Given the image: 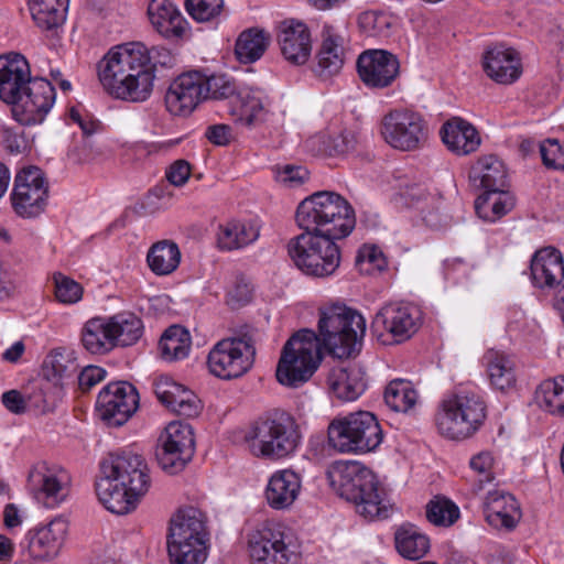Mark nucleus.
Segmentation results:
<instances>
[{
    "label": "nucleus",
    "mask_w": 564,
    "mask_h": 564,
    "mask_svg": "<svg viewBox=\"0 0 564 564\" xmlns=\"http://www.w3.org/2000/svg\"><path fill=\"white\" fill-rule=\"evenodd\" d=\"M295 219L304 231L288 242L291 260L307 275L334 274L341 259L336 240L348 237L356 226L351 204L336 192H315L299 204Z\"/></svg>",
    "instance_id": "nucleus-1"
},
{
    "label": "nucleus",
    "mask_w": 564,
    "mask_h": 564,
    "mask_svg": "<svg viewBox=\"0 0 564 564\" xmlns=\"http://www.w3.org/2000/svg\"><path fill=\"white\" fill-rule=\"evenodd\" d=\"M148 46L127 42L112 46L97 64L98 79L113 99L144 102L153 90L155 70L149 66Z\"/></svg>",
    "instance_id": "nucleus-2"
},
{
    "label": "nucleus",
    "mask_w": 564,
    "mask_h": 564,
    "mask_svg": "<svg viewBox=\"0 0 564 564\" xmlns=\"http://www.w3.org/2000/svg\"><path fill=\"white\" fill-rule=\"evenodd\" d=\"M101 477L96 482L100 502L112 513L134 510L151 486L144 458L131 451L109 454L100 464Z\"/></svg>",
    "instance_id": "nucleus-3"
},
{
    "label": "nucleus",
    "mask_w": 564,
    "mask_h": 564,
    "mask_svg": "<svg viewBox=\"0 0 564 564\" xmlns=\"http://www.w3.org/2000/svg\"><path fill=\"white\" fill-rule=\"evenodd\" d=\"M327 478L337 495L351 502L362 518L373 520L388 519L393 511L388 490L377 475L357 460L334 462Z\"/></svg>",
    "instance_id": "nucleus-4"
},
{
    "label": "nucleus",
    "mask_w": 564,
    "mask_h": 564,
    "mask_svg": "<svg viewBox=\"0 0 564 564\" xmlns=\"http://www.w3.org/2000/svg\"><path fill=\"white\" fill-rule=\"evenodd\" d=\"M245 440L253 456L276 460L288 457L297 449L302 434L293 415L274 409L250 424Z\"/></svg>",
    "instance_id": "nucleus-5"
},
{
    "label": "nucleus",
    "mask_w": 564,
    "mask_h": 564,
    "mask_svg": "<svg viewBox=\"0 0 564 564\" xmlns=\"http://www.w3.org/2000/svg\"><path fill=\"white\" fill-rule=\"evenodd\" d=\"M366 321L345 304H332L319 312L318 335L324 347L337 358H349L362 346Z\"/></svg>",
    "instance_id": "nucleus-6"
},
{
    "label": "nucleus",
    "mask_w": 564,
    "mask_h": 564,
    "mask_svg": "<svg viewBox=\"0 0 564 564\" xmlns=\"http://www.w3.org/2000/svg\"><path fill=\"white\" fill-rule=\"evenodd\" d=\"M383 432L377 417L367 411L334 419L327 429V443L340 454H366L377 449Z\"/></svg>",
    "instance_id": "nucleus-7"
},
{
    "label": "nucleus",
    "mask_w": 564,
    "mask_h": 564,
    "mask_svg": "<svg viewBox=\"0 0 564 564\" xmlns=\"http://www.w3.org/2000/svg\"><path fill=\"white\" fill-rule=\"evenodd\" d=\"M486 419V403L475 390L459 389L442 401L436 424L438 432L451 440L474 435Z\"/></svg>",
    "instance_id": "nucleus-8"
},
{
    "label": "nucleus",
    "mask_w": 564,
    "mask_h": 564,
    "mask_svg": "<svg viewBox=\"0 0 564 564\" xmlns=\"http://www.w3.org/2000/svg\"><path fill=\"white\" fill-rule=\"evenodd\" d=\"M318 349L314 332L295 333L284 345L276 367L278 381L296 388L306 382L318 367Z\"/></svg>",
    "instance_id": "nucleus-9"
},
{
    "label": "nucleus",
    "mask_w": 564,
    "mask_h": 564,
    "mask_svg": "<svg viewBox=\"0 0 564 564\" xmlns=\"http://www.w3.org/2000/svg\"><path fill=\"white\" fill-rule=\"evenodd\" d=\"M254 357L256 347L251 336L230 337L214 345L207 357V366L215 377L232 380L252 368Z\"/></svg>",
    "instance_id": "nucleus-10"
},
{
    "label": "nucleus",
    "mask_w": 564,
    "mask_h": 564,
    "mask_svg": "<svg viewBox=\"0 0 564 564\" xmlns=\"http://www.w3.org/2000/svg\"><path fill=\"white\" fill-rule=\"evenodd\" d=\"M14 213L24 219L37 218L45 212L48 199V183L44 172L33 165L21 169L10 195Z\"/></svg>",
    "instance_id": "nucleus-11"
},
{
    "label": "nucleus",
    "mask_w": 564,
    "mask_h": 564,
    "mask_svg": "<svg viewBox=\"0 0 564 564\" xmlns=\"http://www.w3.org/2000/svg\"><path fill=\"white\" fill-rule=\"evenodd\" d=\"M251 564H300L301 555L279 524H265L249 539Z\"/></svg>",
    "instance_id": "nucleus-12"
},
{
    "label": "nucleus",
    "mask_w": 564,
    "mask_h": 564,
    "mask_svg": "<svg viewBox=\"0 0 564 564\" xmlns=\"http://www.w3.org/2000/svg\"><path fill=\"white\" fill-rule=\"evenodd\" d=\"M56 93L53 85L44 78L35 77L26 84L10 106L13 119L23 126L42 123L55 104Z\"/></svg>",
    "instance_id": "nucleus-13"
},
{
    "label": "nucleus",
    "mask_w": 564,
    "mask_h": 564,
    "mask_svg": "<svg viewBox=\"0 0 564 564\" xmlns=\"http://www.w3.org/2000/svg\"><path fill=\"white\" fill-rule=\"evenodd\" d=\"M195 453L194 430L181 421L171 422L160 435L156 459L161 468L173 475L182 471Z\"/></svg>",
    "instance_id": "nucleus-14"
},
{
    "label": "nucleus",
    "mask_w": 564,
    "mask_h": 564,
    "mask_svg": "<svg viewBox=\"0 0 564 564\" xmlns=\"http://www.w3.org/2000/svg\"><path fill=\"white\" fill-rule=\"evenodd\" d=\"M68 473L46 462L35 463L28 474V486L34 498L47 508L59 506L68 495Z\"/></svg>",
    "instance_id": "nucleus-15"
},
{
    "label": "nucleus",
    "mask_w": 564,
    "mask_h": 564,
    "mask_svg": "<svg viewBox=\"0 0 564 564\" xmlns=\"http://www.w3.org/2000/svg\"><path fill=\"white\" fill-rule=\"evenodd\" d=\"M139 393L127 381L111 382L98 394L97 410L109 426L123 425L139 408Z\"/></svg>",
    "instance_id": "nucleus-16"
},
{
    "label": "nucleus",
    "mask_w": 564,
    "mask_h": 564,
    "mask_svg": "<svg viewBox=\"0 0 564 564\" xmlns=\"http://www.w3.org/2000/svg\"><path fill=\"white\" fill-rule=\"evenodd\" d=\"M421 324L417 307L406 303H390L383 306L375 316L372 328L376 333L382 328L397 343L413 336Z\"/></svg>",
    "instance_id": "nucleus-17"
},
{
    "label": "nucleus",
    "mask_w": 564,
    "mask_h": 564,
    "mask_svg": "<svg viewBox=\"0 0 564 564\" xmlns=\"http://www.w3.org/2000/svg\"><path fill=\"white\" fill-rule=\"evenodd\" d=\"M394 199L399 205L419 210L423 221L432 228H440L446 224L442 196L438 193H430L423 184L400 185Z\"/></svg>",
    "instance_id": "nucleus-18"
},
{
    "label": "nucleus",
    "mask_w": 564,
    "mask_h": 564,
    "mask_svg": "<svg viewBox=\"0 0 564 564\" xmlns=\"http://www.w3.org/2000/svg\"><path fill=\"white\" fill-rule=\"evenodd\" d=\"M202 91L199 69L178 75L165 93L166 110L173 116H189L204 101Z\"/></svg>",
    "instance_id": "nucleus-19"
},
{
    "label": "nucleus",
    "mask_w": 564,
    "mask_h": 564,
    "mask_svg": "<svg viewBox=\"0 0 564 564\" xmlns=\"http://www.w3.org/2000/svg\"><path fill=\"white\" fill-rule=\"evenodd\" d=\"M427 122L411 109H393L383 116L380 133L384 141H422L427 138Z\"/></svg>",
    "instance_id": "nucleus-20"
},
{
    "label": "nucleus",
    "mask_w": 564,
    "mask_h": 564,
    "mask_svg": "<svg viewBox=\"0 0 564 564\" xmlns=\"http://www.w3.org/2000/svg\"><path fill=\"white\" fill-rule=\"evenodd\" d=\"M399 68L397 56L383 50L364 52L357 61L360 79L372 88L390 86L397 78Z\"/></svg>",
    "instance_id": "nucleus-21"
},
{
    "label": "nucleus",
    "mask_w": 564,
    "mask_h": 564,
    "mask_svg": "<svg viewBox=\"0 0 564 564\" xmlns=\"http://www.w3.org/2000/svg\"><path fill=\"white\" fill-rule=\"evenodd\" d=\"M158 400L180 416L195 417L202 409V401L188 388L167 376H161L153 382Z\"/></svg>",
    "instance_id": "nucleus-22"
},
{
    "label": "nucleus",
    "mask_w": 564,
    "mask_h": 564,
    "mask_svg": "<svg viewBox=\"0 0 564 564\" xmlns=\"http://www.w3.org/2000/svg\"><path fill=\"white\" fill-rule=\"evenodd\" d=\"M278 44L282 56L293 65H304L312 54V36L307 25L297 20L280 23Z\"/></svg>",
    "instance_id": "nucleus-23"
},
{
    "label": "nucleus",
    "mask_w": 564,
    "mask_h": 564,
    "mask_svg": "<svg viewBox=\"0 0 564 564\" xmlns=\"http://www.w3.org/2000/svg\"><path fill=\"white\" fill-rule=\"evenodd\" d=\"M345 29L325 23L321 32V46L316 55L315 72L318 76H332L341 69L345 61Z\"/></svg>",
    "instance_id": "nucleus-24"
},
{
    "label": "nucleus",
    "mask_w": 564,
    "mask_h": 564,
    "mask_svg": "<svg viewBox=\"0 0 564 564\" xmlns=\"http://www.w3.org/2000/svg\"><path fill=\"white\" fill-rule=\"evenodd\" d=\"M484 70L499 84H512L522 74L519 53L503 44L488 47L482 55Z\"/></svg>",
    "instance_id": "nucleus-25"
},
{
    "label": "nucleus",
    "mask_w": 564,
    "mask_h": 564,
    "mask_svg": "<svg viewBox=\"0 0 564 564\" xmlns=\"http://www.w3.org/2000/svg\"><path fill=\"white\" fill-rule=\"evenodd\" d=\"M148 15L153 29L166 40H181L188 35V22L171 0H151Z\"/></svg>",
    "instance_id": "nucleus-26"
},
{
    "label": "nucleus",
    "mask_w": 564,
    "mask_h": 564,
    "mask_svg": "<svg viewBox=\"0 0 564 564\" xmlns=\"http://www.w3.org/2000/svg\"><path fill=\"white\" fill-rule=\"evenodd\" d=\"M79 370L76 355L73 350L58 347L52 349L42 365V378L54 387H61L64 395L69 387L76 384V373Z\"/></svg>",
    "instance_id": "nucleus-27"
},
{
    "label": "nucleus",
    "mask_w": 564,
    "mask_h": 564,
    "mask_svg": "<svg viewBox=\"0 0 564 564\" xmlns=\"http://www.w3.org/2000/svg\"><path fill=\"white\" fill-rule=\"evenodd\" d=\"M68 531V522L61 517L35 529L30 543V554L36 558L51 560L59 553Z\"/></svg>",
    "instance_id": "nucleus-28"
},
{
    "label": "nucleus",
    "mask_w": 564,
    "mask_h": 564,
    "mask_svg": "<svg viewBox=\"0 0 564 564\" xmlns=\"http://www.w3.org/2000/svg\"><path fill=\"white\" fill-rule=\"evenodd\" d=\"M530 271L534 286L551 289L558 285L564 279L562 253L553 247L538 250L531 259Z\"/></svg>",
    "instance_id": "nucleus-29"
},
{
    "label": "nucleus",
    "mask_w": 564,
    "mask_h": 564,
    "mask_svg": "<svg viewBox=\"0 0 564 564\" xmlns=\"http://www.w3.org/2000/svg\"><path fill=\"white\" fill-rule=\"evenodd\" d=\"M517 499L503 491L489 492L485 501V517L489 525L498 530H513L521 519Z\"/></svg>",
    "instance_id": "nucleus-30"
},
{
    "label": "nucleus",
    "mask_w": 564,
    "mask_h": 564,
    "mask_svg": "<svg viewBox=\"0 0 564 564\" xmlns=\"http://www.w3.org/2000/svg\"><path fill=\"white\" fill-rule=\"evenodd\" d=\"M302 487L300 476L291 470L275 471L269 479L265 488L268 505L275 510L290 508L297 499Z\"/></svg>",
    "instance_id": "nucleus-31"
},
{
    "label": "nucleus",
    "mask_w": 564,
    "mask_h": 564,
    "mask_svg": "<svg viewBox=\"0 0 564 564\" xmlns=\"http://www.w3.org/2000/svg\"><path fill=\"white\" fill-rule=\"evenodd\" d=\"M32 79L26 57L19 52L2 54V101L12 100Z\"/></svg>",
    "instance_id": "nucleus-32"
},
{
    "label": "nucleus",
    "mask_w": 564,
    "mask_h": 564,
    "mask_svg": "<svg viewBox=\"0 0 564 564\" xmlns=\"http://www.w3.org/2000/svg\"><path fill=\"white\" fill-rule=\"evenodd\" d=\"M329 387L339 400H357L366 390L365 371L357 365L334 368L328 377Z\"/></svg>",
    "instance_id": "nucleus-33"
},
{
    "label": "nucleus",
    "mask_w": 564,
    "mask_h": 564,
    "mask_svg": "<svg viewBox=\"0 0 564 564\" xmlns=\"http://www.w3.org/2000/svg\"><path fill=\"white\" fill-rule=\"evenodd\" d=\"M204 538H207L205 517L197 508H182L171 518L166 543Z\"/></svg>",
    "instance_id": "nucleus-34"
},
{
    "label": "nucleus",
    "mask_w": 564,
    "mask_h": 564,
    "mask_svg": "<svg viewBox=\"0 0 564 564\" xmlns=\"http://www.w3.org/2000/svg\"><path fill=\"white\" fill-rule=\"evenodd\" d=\"M470 182L482 188L501 189L508 186V171L505 163L496 155L489 154L478 159L469 171Z\"/></svg>",
    "instance_id": "nucleus-35"
},
{
    "label": "nucleus",
    "mask_w": 564,
    "mask_h": 564,
    "mask_svg": "<svg viewBox=\"0 0 564 564\" xmlns=\"http://www.w3.org/2000/svg\"><path fill=\"white\" fill-rule=\"evenodd\" d=\"M516 206L514 195L501 187L484 192L475 200V210L479 218L495 223L509 214Z\"/></svg>",
    "instance_id": "nucleus-36"
},
{
    "label": "nucleus",
    "mask_w": 564,
    "mask_h": 564,
    "mask_svg": "<svg viewBox=\"0 0 564 564\" xmlns=\"http://www.w3.org/2000/svg\"><path fill=\"white\" fill-rule=\"evenodd\" d=\"M484 361L492 387L506 391L516 386V361L510 355L489 349L484 356Z\"/></svg>",
    "instance_id": "nucleus-37"
},
{
    "label": "nucleus",
    "mask_w": 564,
    "mask_h": 564,
    "mask_svg": "<svg viewBox=\"0 0 564 564\" xmlns=\"http://www.w3.org/2000/svg\"><path fill=\"white\" fill-rule=\"evenodd\" d=\"M31 17L42 31H54L63 25L69 0H29Z\"/></svg>",
    "instance_id": "nucleus-38"
},
{
    "label": "nucleus",
    "mask_w": 564,
    "mask_h": 564,
    "mask_svg": "<svg viewBox=\"0 0 564 564\" xmlns=\"http://www.w3.org/2000/svg\"><path fill=\"white\" fill-rule=\"evenodd\" d=\"M108 317L88 319L82 328V344L90 354L104 355L115 347Z\"/></svg>",
    "instance_id": "nucleus-39"
},
{
    "label": "nucleus",
    "mask_w": 564,
    "mask_h": 564,
    "mask_svg": "<svg viewBox=\"0 0 564 564\" xmlns=\"http://www.w3.org/2000/svg\"><path fill=\"white\" fill-rule=\"evenodd\" d=\"M259 228L250 221H230L219 227L217 243L220 250L232 251L254 242Z\"/></svg>",
    "instance_id": "nucleus-40"
},
{
    "label": "nucleus",
    "mask_w": 564,
    "mask_h": 564,
    "mask_svg": "<svg viewBox=\"0 0 564 564\" xmlns=\"http://www.w3.org/2000/svg\"><path fill=\"white\" fill-rule=\"evenodd\" d=\"M147 262L156 275H169L174 272L181 262V251L174 241H158L149 249Z\"/></svg>",
    "instance_id": "nucleus-41"
},
{
    "label": "nucleus",
    "mask_w": 564,
    "mask_h": 564,
    "mask_svg": "<svg viewBox=\"0 0 564 564\" xmlns=\"http://www.w3.org/2000/svg\"><path fill=\"white\" fill-rule=\"evenodd\" d=\"M394 541L398 552L409 560H419L430 550L427 535L411 523L403 524L397 530Z\"/></svg>",
    "instance_id": "nucleus-42"
},
{
    "label": "nucleus",
    "mask_w": 564,
    "mask_h": 564,
    "mask_svg": "<svg viewBox=\"0 0 564 564\" xmlns=\"http://www.w3.org/2000/svg\"><path fill=\"white\" fill-rule=\"evenodd\" d=\"M199 83L205 100H226L235 97L239 83L223 72L199 70Z\"/></svg>",
    "instance_id": "nucleus-43"
},
{
    "label": "nucleus",
    "mask_w": 564,
    "mask_h": 564,
    "mask_svg": "<svg viewBox=\"0 0 564 564\" xmlns=\"http://www.w3.org/2000/svg\"><path fill=\"white\" fill-rule=\"evenodd\" d=\"M115 346L134 345L143 334V323L131 312H121L108 317Z\"/></svg>",
    "instance_id": "nucleus-44"
},
{
    "label": "nucleus",
    "mask_w": 564,
    "mask_h": 564,
    "mask_svg": "<svg viewBox=\"0 0 564 564\" xmlns=\"http://www.w3.org/2000/svg\"><path fill=\"white\" fill-rule=\"evenodd\" d=\"M207 541L204 538L166 543L171 564H203L208 554Z\"/></svg>",
    "instance_id": "nucleus-45"
},
{
    "label": "nucleus",
    "mask_w": 564,
    "mask_h": 564,
    "mask_svg": "<svg viewBox=\"0 0 564 564\" xmlns=\"http://www.w3.org/2000/svg\"><path fill=\"white\" fill-rule=\"evenodd\" d=\"M191 349V335L182 326L169 327L159 341V350L162 359L176 361L187 357Z\"/></svg>",
    "instance_id": "nucleus-46"
},
{
    "label": "nucleus",
    "mask_w": 564,
    "mask_h": 564,
    "mask_svg": "<svg viewBox=\"0 0 564 564\" xmlns=\"http://www.w3.org/2000/svg\"><path fill=\"white\" fill-rule=\"evenodd\" d=\"M306 151L319 159L354 156L366 162L372 160V156L366 149L367 143H306Z\"/></svg>",
    "instance_id": "nucleus-47"
},
{
    "label": "nucleus",
    "mask_w": 564,
    "mask_h": 564,
    "mask_svg": "<svg viewBox=\"0 0 564 564\" xmlns=\"http://www.w3.org/2000/svg\"><path fill=\"white\" fill-rule=\"evenodd\" d=\"M269 35L263 30L249 29L237 39L235 52L242 63H253L265 52L269 45Z\"/></svg>",
    "instance_id": "nucleus-48"
},
{
    "label": "nucleus",
    "mask_w": 564,
    "mask_h": 564,
    "mask_svg": "<svg viewBox=\"0 0 564 564\" xmlns=\"http://www.w3.org/2000/svg\"><path fill=\"white\" fill-rule=\"evenodd\" d=\"M536 401L545 412L564 419V376L543 381L536 390Z\"/></svg>",
    "instance_id": "nucleus-49"
},
{
    "label": "nucleus",
    "mask_w": 564,
    "mask_h": 564,
    "mask_svg": "<svg viewBox=\"0 0 564 564\" xmlns=\"http://www.w3.org/2000/svg\"><path fill=\"white\" fill-rule=\"evenodd\" d=\"M235 97L239 106V120L248 126L252 124L263 110L264 91L259 87L239 83Z\"/></svg>",
    "instance_id": "nucleus-50"
},
{
    "label": "nucleus",
    "mask_w": 564,
    "mask_h": 564,
    "mask_svg": "<svg viewBox=\"0 0 564 564\" xmlns=\"http://www.w3.org/2000/svg\"><path fill=\"white\" fill-rule=\"evenodd\" d=\"M384 401L391 410L406 413L415 405L417 392L410 381L395 379L387 386Z\"/></svg>",
    "instance_id": "nucleus-51"
},
{
    "label": "nucleus",
    "mask_w": 564,
    "mask_h": 564,
    "mask_svg": "<svg viewBox=\"0 0 564 564\" xmlns=\"http://www.w3.org/2000/svg\"><path fill=\"white\" fill-rule=\"evenodd\" d=\"M25 395L26 403L41 412L53 411L65 397L61 387H54L53 383L43 378Z\"/></svg>",
    "instance_id": "nucleus-52"
},
{
    "label": "nucleus",
    "mask_w": 564,
    "mask_h": 564,
    "mask_svg": "<svg viewBox=\"0 0 564 564\" xmlns=\"http://www.w3.org/2000/svg\"><path fill=\"white\" fill-rule=\"evenodd\" d=\"M395 21V18L391 13L381 10H369L362 12L358 18V24L361 31L368 36L379 39L390 36Z\"/></svg>",
    "instance_id": "nucleus-53"
},
{
    "label": "nucleus",
    "mask_w": 564,
    "mask_h": 564,
    "mask_svg": "<svg viewBox=\"0 0 564 564\" xmlns=\"http://www.w3.org/2000/svg\"><path fill=\"white\" fill-rule=\"evenodd\" d=\"M425 514L430 523L448 528L459 519L460 511L452 500L436 496L426 505Z\"/></svg>",
    "instance_id": "nucleus-54"
},
{
    "label": "nucleus",
    "mask_w": 564,
    "mask_h": 564,
    "mask_svg": "<svg viewBox=\"0 0 564 564\" xmlns=\"http://www.w3.org/2000/svg\"><path fill=\"white\" fill-rule=\"evenodd\" d=\"M441 141H481L476 127L466 119L452 117L440 129Z\"/></svg>",
    "instance_id": "nucleus-55"
},
{
    "label": "nucleus",
    "mask_w": 564,
    "mask_h": 564,
    "mask_svg": "<svg viewBox=\"0 0 564 564\" xmlns=\"http://www.w3.org/2000/svg\"><path fill=\"white\" fill-rule=\"evenodd\" d=\"M185 9L197 22L214 21L224 11V0H186Z\"/></svg>",
    "instance_id": "nucleus-56"
},
{
    "label": "nucleus",
    "mask_w": 564,
    "mask_h": 564,
    "mask_svg": "<svg viewBox=\"0 0 564 564\" xmlns=\"http://www.w3.org/2000/svg\"><path fill=\"white\" fill-rule=\"evenodd\" d=\"M494 459L489 453H479L470 459V467L477 475L473 479V491H481L486 484L494 480L492 476Z\"/></svg>",
    "instance_id": "nucleus-57"
},
{
    "label": "nucleus",
    "mask_w": 564,
    "mask_h": 564,
    "mask_svg": "<svg viewBox=\"0 0 564 564\" xmlns=\"http://www.w3.org/2000/svg\"><path fill=\"white\" fill-rule=\"evenodd\" d=\"M55 296L64 304H75L83 297V286L75 280L62 274H54Z\"/></svg>",
    "instance_id": "nucleus-58"
},
{
    "label": "nucleus",
    "mask_w": 564,
    "mask_h": 564,
    "mask_svg": "<svg viewBox=\"0 0 564 564\" xmlns=\"http://www.w3.org/2000/svg\"><path fill=\"white\" fill-rule=\"evenodd\" d=\"M101 143H72L67 150L68 160L73 163H87L100 154Z\"/></svg>",
    "instance_id": "nucleus-59"
},
{
    "label": "nucleus",
    "mask_w": 564,
    "mask_h": 564,
    "mask_svg": "<svg viewBox=\"0 0 564 564\" xmlns=\"http://www.w3.org/2000/svg\"><path fill=\"white\" fill-rule=\"evenodd\" d=\"M542 162L547 169L564 170V144L540 143Z\"/></svg>",
    "instance_id": "nucleus-60"
},
{
    "label": "nucleus",
    "mask_w": 564,
    "mask_h": 564,
    "mask_svg": "<svg viewBox=\"0 0 564 564\" xmlns=\"http://www.w3.org/2000/svg\"><path fill=\"white\" fill-rule=\"evenodd\" d=\"M106 377V370L98 366H87L76 373V383L83 392L89 391Z\"/></svg>",
    "instance_id": "nucleus-61"
},
{
    "label": "nucleus",
    "mask_w": 564,
    "mask_h": 564,
    "mask_svg": "<svg viewBox=\"0 0 564 564\" xmlns=\"http://www.w3.org/2000/svg\"><path fill=\"white\" fill-rule=\"evenodd\" d=\"M252 288L243 279H238L234 286L228 291L227 303L232 308H238L251 301Z\"/></svg>",
    "instance_id": "nucleus-62"
},
{
    "label": "nucleus",
    "mask_w": 564,
    "mask_h": 564,
    "mask_svg": "<svg viewBox=\"0 0 564 564\" xmlns=\"http://www.w3.org/2000/svg\"><path fill=\"white\" fill-rule=\"evenodd\" d=\"M281 183L291 187L303 184L308 178V171L301 165L285 164L278 174Z\"/></svg>",
    "instance_id": "nucleus-63"
},
{
    "label": "nucleus",
    "mask_w": 564,
    "mask_h": 564,
    "mask_svg": "<svg viewBox=\"0 0 564 564\" xmlns=\"http://www.w3.org/2000/svg\"><path fill=\"white\" fill-rule=\"evenodd\" d=\"M70 120L76 123L83 132L84 138H90L93 135H99L104 131V126L98 120L82 117V115L75 110H70Z\"/></svg>",
    "instance_id": "nucleus-64"
}]
</instances>
